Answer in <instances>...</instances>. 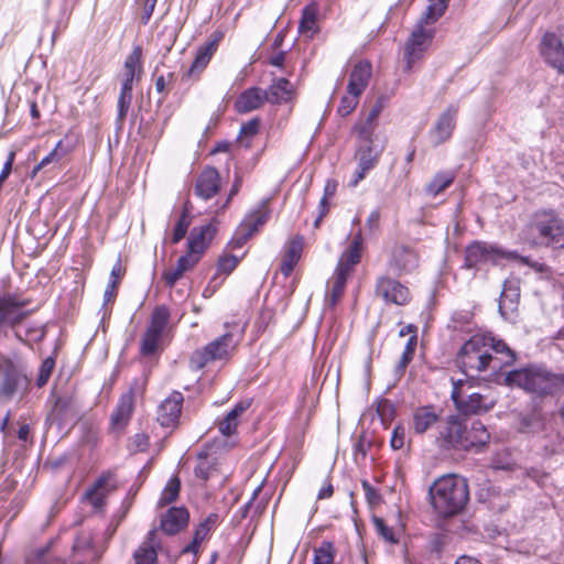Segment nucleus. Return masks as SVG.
Masks as SVG:
<instances>
[{
  "label": "nucleus",
  "mask_w": 564,
  "mask_h": 564,
  "mask_svg": "<svg viewBox=\"0 0 564 564\" xmlns=\"http://www.w3.org/2000/svg\"><path fill=\"white\" fill-rule=\"evenodd\" d=\"M516 352L492 334H475L458 350L456 362L466 376L475 377L484 371L498 375L516 361Z\"/></svg>",
  "instance_id": "nucleus-1"
},
{
  "label": "nucleus",
  "mask_w": 564,
  "mask_h": 564,
  "mask_svg": "<svg viewBox=\"0 0 564 564\" xmlns=\"http://www.w3.org/2000/svg\"><path fill=\"white\" fill-rule=\"evenodd\" d=\"M508 387H517L538 397L564 394V372H553L543 365H529L505 375Z\"/></svg>",
  "instance_id": "nucleus-2"
},
{
  "label": "nucleus",
  "mask_w": 564,
  "mask_h": 564,
  "mask_svg": "<svg viewBox=\"0 0 564 564\" xmlns=\"http://www.w3.org/2000/svg\"><path fill=\"white\" fill-rule=\"evenodd\" d=\"M431 501L438 516L447 518L459 513L469 499L464 477L449 474L436 479L430 488Z\"/></svg>",
  "instance_id": "nucleus-3"
},
{
  "label": "nucleus",
  "mask_w": 564,
  "mask_h": 564,
  "mask_svg": "<svg viewBox=\"0 0 564 564\" xmlns=\"http://www.w3.org/2000/svg\"><path fill=\"white\" fill-rule=\"evenodd\" d=\"M362 249L364 238L361 231H358L349 246L341 252L333 276L327 283L326 301L329 306H335L343 296L347 280L361 260Z\"/></svg>",
  "instance_id": "nucleus-4"
},
{
  "label": "nucleus",
  "mask_w": 564,
  "mask_h": 564,
  "mask_svg": "<svg viewBox=\"0 0 564 564\" xmlns=\"http://www.w3.org/2000/svg\"><path fill=\"white\" fill-rule=\"evenodd\" d=\"M525 240L531 246L564 248V221L554 210H539L532 216Z\"/></svg>",
  "instance_id": "nucleus-5"
},
{
  "label": "nucleus",
  "mask_w": 564,
  "mask_h": 564,
  "mask_svg": "<svg viewBox=\"0 0 564 564\" xmlns=\"http://www.w3.org/2000/svg\"><path fill=\"white\" fill-rule=\"evenodd\" d=\"M503 259L520 260L531 267L538 264L531 263L528 257H521L517 251H508L497 245L484 241H474L465 249L464 267L471 269L480 264H498Z\"/></svg>",
  "instance_id": "nucleus-6"
},
{
  "label": "nucleus",
  "mask_w": 564,
  "mask_h": 564,
  "mask_svg": "<svg viewBox=\"0 0 564 564\" xmlns=\"http://www.w3.org/2000/svg\"><path fill=\"white\" fill-rule=\"evenodd\" d=\"M438 20L440 19H434L432 15L426 17L425 12H423L417 20L404 47V58L406 61L408 70H411L412 66L423 57L425 51L430 47L435 34L433 25Z\"/></svg>",
  "instance_id": "nucleus-7"
},
{
  "label": "nucleus",
  "mask_w": 564,
  "mask_h": 564,
  "mask_svg": "<svg viewBox=\"0 0 564 564\" xmlns=\"http://www.w3.org/2000/svg\"><path fill=\"white\" fill-rule=\"evenodd\" d=\"M30 300L15 292L0 293V332L13 329L15 337L22 339L17 327L32 314L28 308Z\"/></svg>",
  "instance_id": "nucleus-8"
},
{
  "label": "nucleus",
  "mask_w": 564,
  "mask_h": 564,
  "mask_svg": "<svg viewBox=\"0 0 564 564\" xmlns=\"http://www.w3.org/2000/svg\"><path fill=\"white\" fill-rule=\"evenodd\" d=\"M372 143V129L366 127L361 128L358 134V147L355 153L357 167L348 183L349 187H356L378 164L382 149L375 148Z\"/></svg>",
  "instance_id": "nucleus-9"
},
{
  "label": "nucleus",
  "mask_w": 564,
  "mask_h": 564,
  "mask_svg": "<svg viewBox=\"0 0 564 564\" xmlns=\"http://www.w3.org/2000/svg\"><path fill=\"white\" fill-rule=\"evenodd\" d=\"M237 344L238 339L235 338L231 332L225 333L202 349H197L192 354L189 359L191 368L199 370L208 362L228 359Z\"/></svg>",
  "instance_id": "nucleus-10"
},
{
  "label": "nucleus",
  "mask_w": 564,
  "mask_h": 564,
  "mask_svg": "<svg viewBox=\"0 0 564 564\" xmlns=\"http://www.w3.org/2000/svg\"><path fill=\"white\" fill-rule=\"evenodd\" d=\"M470 388L467 381L462 379L453 381L451 398L456 409L463 414L485 413L494 406V401H487L477 392L467 393L466 387Z\"/></svg>",
  "instance_id": "nucleus-11"
},
{
  "label": "nucleus",
  "mask_w": 564,
  "mask_h": 564,
  "mask_svg": "<svg viewBox=\"0 0 564 564\" xmlns=\"http://www.w3.org/2000/svg\"><path fill=\"white\" fill-rule=\"evenodd\" d=\"M270 218V209L268 202L263 200L259 204L256 209L250 210L242 221L237 227L231 243L235 247H241L251 238L256 232L262 228V226Z\"/></svg>",
  "instance_id": "nucleus-12"
},
{
  "label": "nucleus",
  "mask_w": 564,
  "mask_h": 564,
  "mask_svg": "<svg viewBox=\"0 0 564 564\" xmlns=\"http://www.w3.org/2000/svg\"><path fill=\"white\" fill-rule=\"evenodd\" d=\"M467 420L449 416L438 432L437 442L444 449L466 451Z\"/></svg>",
  "instance_id": "nucleus-13"
},
{
  "label": "nucleus",
  "mask_w": 564,
  "mask_h": 564,
  "mask_svg": "<svg viewBox=\"0 0 564 564\" xmlns=\"http://www.w3.org/2000/svg\"><path fill=\"white\" fill-rule=\"evenodd\" d=\"M375 294L387 304L405 305L411 300L408 286L388 274H381L377 278Z\"/></svg>",
  "instance_id": "nucleus-14"
},
{
  "label": "nucleus",
  "mask_w": 564,
  "mask_h": 564,
  "mask_svg": "<svg viewBox=\"0 0 564 564\" xmlns=\"http://www.w3.org/2000/svg\"><path fill=\"white\" fill-rule=\"evenodd\" d=\"M419 265L416 252L404 246L395 245L389 254L387 269L389 273L397 276L411 273Z\"/></svg>",
  "instance_id": "nucleus-15"
},
{
  "label": "nucleus",
  "mask_w": 564,
  "mask_h": 564,
  "mask_svg": "<svg viewBox=\"0 0 564 564\" xmlns=\"http://www.w3.org/2000/svg\"><path fill=\"white\" fill-rule=\"evenodd\" d=\"M458 107L448 106L437 118L429 132L432 143L437 147L451 139L456 127Z\"/></svg>",
  "instance_id": "nucleus-16"
},
{
  "label": "nucleus",
  "mask_w": 564,
  "mask_h": 564,
  "mask_svg": "<svg viewBox=\"0 0 564 564\" xmlns=\"http://www.w3.org/2000/svg\"><path fill=\"white\" fill-rule=\"evenodd\" d=\"M540 51L550 66L564 74V45L554 33L546 32L543 35Z\"/></svg>",
  "instance_id": "nucleus-17"
},
{
  "label": "nucleus",
  "mask_w": 564,
  "mask_h": 564,
  "mask_svg": "<svg viewBox=\"0 0 564 564\" xmlns=\"http://www.w3.org/2000/svg\"><path fill=\"white\" fill-rule=\"evenodd\" d=\"M183 401V394L178 391H173L159 405L158 422L164 427L175 425L181 415Z\"/></svg>",
  "instance_id": "nucleus-18"
},
{
  "label": "nucleus",
  "mask_w": 564,
  "mask_h": 564,
  "mask_svg": "<svg viewBox=\"0 0 564 564\" xmlns=\"http://www.w3.org/2000/svg\"><path fill=\"white\" fill-rule=\"evenodd\" d=\"M111 475L110 471L101 474L83 496L82 500L89 503L95 511L101 510L105 505L106 497L110 491Z\"/></svg>",
  "instance_id": "nucleus-19"
},
{
  "label": "nucleus",
  "mask_w": 564,
  "mask_h": 564,
  "mask_svg": "<svg viewBox=\"0 0 564 564\" xmlns=\"http://www.w3.org/2000/svg\"><path fill=\"white\" fill-rule=\"evenodd\" d=\"M220 189V175L215 167L203 170L196 180L195 193L203 199H209Z\"/></svg>",
  "instance_id": "nucleus-20"
},
{
  "label": "nucleus",
  "mask_w": 564,
  "mask_h": 564,
  "mask_svg": "<svg viewBox=\"0 0 564 564\" xmlns=\"http://www.w3.org/2000/svg\"><path fill=\"white\" fill-rule=\"evenodd\" d=\"M218 41L219 39L215 37L197 47L194 61L186 74L188 78H198L204 72L218 48Z\"/></svg>",
  "instance_id": "nucleus-21"
},
{
  "label": "nucleus",
  "mask_w": 564,
  "mask_h": 564,
  "mask_svg": "<svg viewBox=\"0 0 564 564\" xmlns=\"http://www.w3.org/2000/svg\"><path fill=\"white\" fill-rule=\"evenodd\" d=\"M216 231L217 227L213 223L199 227H194L188 237L187 249L202 257L213 240Z\"/></svg>",
  "instance_id": "nucleus-22"
},
{
  "label": "nucleus",
  "mask_w": 564,
  "mask_h": 564,
  "mask_svg": "<svg viewBox=\"0 0 564 564\" xmlns=\"http://www.w3.org/2000/svg\"><path fill=\"white\" fill-rule=\"evenodd\" d=\"M372 73V67L368 61H359L352 68L347 90L348 94L360 96L367 88Z\"/></svg>",
  "instance_id": "nucleus-23"
},
{
  "label": "nucleus",
  "mask_w": 564,
  "mask_h": 564,
  "mask_svg": "<svg viewBox=\"0 0 564 564\" xmlns=\"http://www.w3.org/2000/svg\"><path fill=\"white\" fill-rule=\"evenodd\" d=\"M267 91L259 87H251L242 91L235 101V109L239 113H247L260 108L267 100Z\"/></svg>",
  "instance_id": "nucleus-24"
},
{
  "label": "nucleus",
  "mask_w": 564,
  "mask_h": 564,
  "mask_svg": "<svg viewBox=\"0 0 564 564\" xmlns=\"http://www.w3.org/2000/svg\"><path fill=\"white\" fill-rule=\"evenodd\" d=\"M159 547L160 540L158 539V531L153 529L148 533L147 539L134 552L133 557L135 564H155Z\"/></svg>",
  "instance_id": "nucleus-25"
},
{
  "label": "nucleus",
  "mask_w": 564,
  "mask_h": 564,
  "mask_svg": "<svg viewBox=\"0 0 564 564\" xmlns=\"http://www.w3.org/2000/svg\"><path fill=\"white\" fill-rule=\"evenodd\" d=\"M189 514L183 507H172L161 519L160 528L169 535L176 534L188 523Z\"/></svg>",
  "instance_id": "nucleus-26"
},
{
  "label": "nucleus",
  "mask_w": 564,
  "mask_h": 564,
  "mask_svg": "<svg viewBox=\"0 0 564 564\" xmlns=\"http://www.w3.org/2000/svg\"><path fill=\"white\" fill-rule=\"evenodd\" d=\"M216 520L217 514L212 513L203 522H200L195 529L192 542L182 550V553H192L195 557L194 561L196 562L199 552V546L208 538L213 527L216 523Z\"/></svg>",
  "instance_id": "nucleus-27"
},
{
  "label": "nucleus",
  "mask_w": 564,
  "mask_h": 564,
  "mask_svg": "<svg viewBox=\"0 0 564 564\" xmlns=\"http://www.w3.org/2000/svg\"><path fill=\"white\" fill-rule=\"evenodd\" d=\"M137 78L134 75L124 74L123 73V79L121 83V89L118 97V105H117V122L119 124H122L124 121L131 101H132V90H133V82Z\"/></svg>",
  "instance_id": "nucleus-28"
},
{
  "label": "nucleus",
  "mask_w": 564,
  "mask_h": 564,
  "mask_svg": "<svg viewBox=\"0 0 564 564\" xmlns=\"http://www.w3.org/2000/svg\"><path fill=\"white\" fill-rule=\"evenodd\" d=\"M134 408V395L132 390L122 394L117 403L116 410L111 415V422L117 427H123L128 424Z\"/></svg>",
  "instance_id": "nucleus-29"
},
{
  "label": "nucleus",
  "mask_w": 564,
  "mask_h": 564,
  "mask_svg": "<svg viewBox=\"0 0 564 564\" xmlns=\"http://www.w3.org/2000/svg\"><path fill=\"white\" fill-rule=\"evenodd\" d=\"M438 420V415L432 405L419 406L413 412L412 426L416 434H423Z\"/></svg>",
  "instance_id": "nucleus-30"
},
{
  "label": "nucleus",
  "mask_w": 564,
  "mask_h": 564,
  "mask_svg": "<svg viewBox=\"0 0 564 564\" xmlns=\"http://www.w3.org/2000/svg\"><path fill=\"white\" fill-rule=\"evenodd\" d=\"M317 14L318 7L316 3H310L302 10L299 32L307 39H313V36L319 31L317 25Z\"/></svg>",
  "instance_id": "nucleus-31"
},
{
  "label": "nucleus",
  "mask_w": 564,
  "mask_h": 564,
  "mask_svg": "<svg viewBox=\"0 0 564 564\" xmlns=\"http://www.w3.org/2000/svg\"><path fill=\"white\" fill-rule=\"evenodd\" d=\"M490 435L486 426L478 420L467 421L466 451L480 448L489 442Z\"/></svg>",
  "instance_id": "nucleus-32"
},
{
  "label": "nucleus",
  "mask_w": 564,
  "mask_h": 564,
  "mask_svg": "<svg viewBox=\"0 0 564 564\" xmlns=\"http://www.w3.org/2000/svg\"><path fill=\"white\" fill-rule=\"evenodd\" d=\"M267 100L271 104H282L291 99L293 86L286 78H279L269 87Z\"/></svg>",
  "instance_id": "nucleus-33"
},
{
  "label": "nucleus",
  "mask_w": 564,
  "mask_h": 564,
  "mask_svg": "<svg viewBox=\"0 0 564 564\" xmlns=\"http://www.w3.org/2000/svg\"><path fill=\"white\" fill-rule=\"evenodd\" d=\"M456 173L454 171H443L434 175L431 182L426 185L425 192L429 196L436 197L455 181Z\"/></svg>",
  "instance_id": "nucleus-34"
},
{
  "label": "nucleus",
  "mask_w": 564,
  "mask_h": 564,
  "mask_svg": "<svg viewBox=\"0 0 564 564\" xmlns=\"http://www.w3.org/2000/svg\"><path fill=\"white\" fill-rule=\"evenodd\" d=\"M73 149L74 147L69 143H65L64 139L59 140L55 144L54 149L39 162L34 167L33 173L39 172L52 163H58L64 156L70 153Z\"/></svg>",
  "instance_id": "nucleus-35"
},
{
  "label": "nucleus",
  "mask_w": 564,
  "mask_h": 564,
  "mask_svg": "<svg viewBox=\"0 0 564 564\" xmlns=\"http://www.w3.org/2000/svg\"><path fill=\"white\" fill-rule=\"evenodd\" d=\"M91 545L93 536L90 533L82 532L76 536L73 544V553L75 557L80 555V558L77 561L78 563L82 561L95 560L96 556L91 550Z\"/></svg>",
  "instance_id": "nucleus-36"
},
{
  "label": "nucleus",
  "mask_w": 564,
  "mask_h": 564,
  "mask_svg": "<svg viewBox=\"0 0 564 564\" xmlns=\"http://www.w3.org/2000/svg\"><path fill=\"white\" fill-rule=\"evenodd\" d=\"M416 344H417V336L415 334H413L409 337V339L405 344V347L403 349L402 356L400 358V361L395 366L394 371H395V376L398 378L402 377V375L405 371V368L412 361L414 352H415Z\"/></svg>",
  "instance_id": "nucleus-37"
},
{
  "label": "nucleus",
  "mask_w": 564,
  "mask_h": 564,
  "mask_svg": "<svg viewBox=\"0 0 564 564\" xmlns=\"http://www.w3.org/2000/svg\"><path fill=\"white\" fill-rule=\"evenodd\" d=\"M72 400L67 398H58L55 402V405L52 410V416L54 421H57L58 424H63L68 420V417L75 416L74 409H70Z\"/></svg>",
  "instance_id": "nucleus-38"
},
{
  "label": "nucleus",
  "mask_w": 564,
  "mask_h": 564,
  "mask_svg": "<svg viewBox=\"0 0 564 564\" xmlns=\"http://www.w3.org/2000/svg\"><path fill=\"white\" fill-rule=\"evenodd\" d=\"M142 48L141 46H134L132 52L127 56L123 64V73L137 76L140 78L142 73L141 66Z\"/></svg>",
  "instance_id": "nucleus-39"
},
{
  "label": "nucleus",
  "mask_w": 564,
  "mask_h": 564,
  "mask_svg": "<svg viewBox=\"0 0 564 564\" xmlns=\"http://www.w3.org/2000/svg\"><path fill=\"white\" fill-rule=\"evenodd\" d=\"M162 335L159 332L147 328L140 343V354L143 356L155 354Z\"/></svg>",
  "instance_id": "nucleus-40"
},
{
  "label": "nucleus",
  "mask_w": 564,
  "mask_h": 564,
  "mask_svg": "<svg viewBox=\"0 0 564 564\" xmlns=\"http://www.w3.org/2000/svg\"><path fill=\"white\" fill-rule=\"evenodd\" d=\"M181 482L180 479L176 476L171 477L164 489L161 492L160 499H159V506L164 507L166 505L172 503L176 500L180 494Z\"/></svg>",
  "instance_id": "nucleus-41"
},
{
  "label": "nucleus",
  "mask_w": 564,
  "mask_h": 564,
  "mask_svg": "<svg viewBox=\"0 0 564 564\" xmlns=\"http://www.w3.org/2000/svg\"><path fill=\"white\" fill-rule=\"evenodd\" d=\"M170 319V311L166 306H158L154 308L150 324L147 328L163 334Z\"/></svg>",
  "instance_id": "nucleus-42"
},
{
  "label": "nucleus",
  "mask_w": 564,
  "mask_h": 564,
  "mask_svg": "<svg viewBox=\"0 0 564 564\" xmlns=\"http://www.w3.org/2000/svg\"><path fill=\"white\" fill-rule=\"evenodd\" d=\"M335 558L334 544L330 541H323L321 545L314 549L312 564H333Z\"/></svg>",
  "instance_id": "nucleus-43"
},
{
  "label": "nucleus",
  "mask_w": 564,
  "mask_h": 564,
  "mask_svg": "<svg viewBox=\"0 0 564 564\" xmlns=\"http://www.w3.org/2000/svg\"><path fill=\"white\" fill-rule=\"evenodd\" d=\"M543 429V421L536 413L523 415L519 421V431L521 433H536Z\"/></svg>",
  "instance_id": "nucleus-44"
},
{
  "label": "nucleus",
  "mask_w": 564,
  "mask_h": 564,
  "mask_svg": "<svg viewBox=\"0 0 564 564\" xmlns=\"http://www.w3.org/2000/svg\"><path fill=\"white\" fill-rule=\"evenodd\" d=\"M377 533L387 542L398 543L393 528L389 527L382 518L373 517L372 519Z\"/></svg>",
  "instance_id": "nucleus-45"
},
{
  "label": "nucleus",
  "mask_w": 564,
  "mask_h": 564,
  "mask_svg": "<svg viewBox=\"0 0 564 564\" xmlns=\"http://www.w3.org/2000/svg\"><path fill=\"white\" fill-rule=\"evenodd\" d=\"M302 251H303V238L301 236H296L289 242V245L286 247L284 259L290 260V262L293 261V262L297 263L301 258Z\"/></svg>",
  "instance_id": "nucleus-46"
},
{
  "label": "nucleus",
  "mask_w": 564,
  "mask_h": 564,
  "mask_svg": "<svg viewBox=\"0 0 564 564\" xmlns=\"http://www.w3.org/2000/svg\"><path fill=\"white\" fill-rule=\"evenodd\" d=\"M360 96H355L354 94H349L348 96H343L337 108V112L341 117H346L350 115L358 105Z\"/></svg>",
  "instance_id": "nucleus-47"
},
{
  "label": "nucleus",
  "mask_w": 564,
  "mask_h": 564,
  "mask_svg": "<svg viewBox=\"0 0 564 564\" xmlns=\"http://www.w3.org/2000/svg\"><path fill=\"white\" fill-rule=\"evenodd\" d=\"M451 0H430L425 9L426 17L432 15L434 19H441L448 8Z\"/></svg>",
  "instance_id": "nucleus-48"
},
{
  "label": "nucleus",
  "mask_w": 564,
  "mask_h": 564,
  "mask_svg": "<svg viewBox=\"0 0 564 564\" xmlns=\"http://www.w3.org/2000/svg\"><path fill=\"white\" fill-rule=\"evenodd\" d=\"M55 367V360L53 357H47L42 361V365L40 367V372L36 379L37 387H43L46 384L48 378L52 375V371Z\"/></svg>",
  "instance_id": "nucleus-49"
},
{
  "label": "nucleus",
  "mask_w": 564,
  "mask_h": 564,
  "mask_svg": "<svg viewBox=\"0 0 564 564\" xmlns=\"http://www.w3.org/2000/svg\"><path fill=\"white\" fill-rule=\"evenodd\" d=\"M238 424L239 420L227 413V415L219 421L218 430L224 436H231L236 433Z\"/></svg>",
  "instance_id": "nucleus-50"
},
{
  "label": "nucleus",
  "mask_w": 564,
  "mask_h": 564,
  "mask_svg": "<svg viewBox=\"0 0 564 564\" xmlns=\"http://www.w3.org/2000/svg\"><path fill=\"white\" fill-rule=\"evenodd\" d=\"M238 258L235 256H224L217 262V273L228 275L238 264Z\"/></svg>",
  "instance_id": "nucleus-51"
},
{
  "label": "nucleus",
  "mask_w": 564,
  "mask_h": 564,
  "mask_svg": "<svg viewBox=\"0 0 564 564\" xmlns=\"http://www.w3.org/2000/svg\"><path fill=\"white\" fill-rule=\"evenodd\" d=\"M213 468L214 464L207 456H199V462L195 467V475L203 480H207L213 474Z\"/></svg>",
  "instance_id": "nucleus-52"
},
{
  "label": "nucleus",
  "mask_w": 564,
  "mask_h": 564,
  "mask_svg": "<svg viewBox=\"0 0 564 564\" xmlns=\"http://www.w3.org/2000/svg\"><path fill=\"white\" fill-rule=\"evenodd\" d=\"M200 259V256L192 252L187 249L186 253L181 256L176 262V265L183 271L186 272L191 270Z\"/></svg>",
  "instance_id": "nucleus-53"
},
{
  "label": "nucleus",
  "mask_w": 564,
  "mask_h": 564,
  "mask_svg": "<svg viewBox=\"0 0 564 564\" xmlns=\"http://www.w3.org/2000/svg\"><path fill=\"white\" fill-rule=\"evenodd\" d=\"M189 226V221L187 219V216L185 214H182V216L178 218L172 237V242L177 243L180 242L186 235L187 228Z\"/></svg>",
  "instance_id": "nucleus-54"
},
{
  "label": "nucleus",
  "mask_w": 564,
  "mask_h": 564,
  "mask_svg": "<svg viewBox=\"0 0 564 564\" xmlns=\"http://www.w3.org/2000/svg\"><path fill=\"white\" fill-rule=\"evenodd\" d=\"M174 82V73L169 72L166 75H160L155 79V89L159 94L166 96L169 86Z\"/></svg>",
  "instance_id": "nucleus-55"
},
{
  "label": "nucleus",
  "mask_w": 564,
  "mask_h": 564,
  "mask_svg": "<svg viewBox=\"0 0 564 564\" xmlns=\"http://www.w3.org/2000/svg\"><path fill=\"white\" fill-rule=\"evenodd\" d=\"M259 127L260 121L257 118L247 121L240 128L239 139L254 137L259 131Z\"/></svg>",
  "instance_id": "nucleus-56"
},
{
  "label": "nucleus",
  "mask_w": 564,
  "mask_h": 564,
  "mask_svg": "<svg viewBox=\"0 0 564 564\" xmlns=\"http://www.w3.org/2000/svg\"><path fill=\"white\" fill-rule=\"evenodd\" d=\"M361 487L369 505H378L381 501L380 492L369 481L362 480Z\"/></svg>",
  "instance_id": "nucleus-57"
},
{
  "label": "nucleus",
  "mask_w": 564,
  "mask_h": 564,
  "mask_svg": "<svg viewBox=\"0 0 564 564\" xmlns=\"http://www.w3.org/2000/svg\"><path fill=\"white\" fill-rule=\"evenodd\" d=\"M380 217H381V214H380L379 208L371 210L370 214L368 215V217L366 219V228H367L369 235L372 236L378 232L379 227H380Z\"/></svg>",
  "instance_id": "nucleus-58"
},
{
  "label": "nucleus",
  "mask_w": 564,
  "mask_h": 564,
  "mask_svg": "<svg viewBox=\"0 0 564 564\" xmlns=\"http://www.w3.org/2000/svg\"><path fill=\"white\" fill-rule=\"evenodd\" d=\"M184 273L185 272H183L177 265L169 270H165L163 272L165 285L169 288H173L175 283L183 276Z\"/></svg>",
  "instance_id": "nucleus-59"
},
{
  "label": "nucleus",
  "mask_w": 564,
  "mask_h": 564,
  "mask_svg": "<svg viewBox=\"0 0 564 564\" xmlns=\"http://www.w3.org/2000/svg\"><path fill=\"white\" fill-rule=\"evenodd\" d=\"M17 390V380L13 377H6L1 387L0 393L7 398H10Z\"/></svg>",
  "instance_id": "nucleus-60"
},
{
  "label": "nucleus",
  "mask_w": 564,
  "mask_h": 564,
  "mask_svg": "<svg viewBox=\"0 0 564 564\" xmlns=\"http://www.w3.org/2000/svg\"><path fill=\"white\" fill-rule=\"evenodd\" d=\"M251 400L246 399L237 402L234 408L228 412L231 416L237 417L238 420L240 416L250 408Z\"/></svg>",
  "instance_id": "nucleus-61"
},
{
  "label": "nucleus",
  "mask_w": 564,
  "mask_h": 564,
  "mask_svg": "<svg viewBox=\"0 0 564 564\" xmlns=\"http://www.w3.org/2000/svg\"><path fill=\"white\" fill-rule=\"evenodd\" d=\"M158 0H143L141 22L145 25L150 21Z\"/></svg>",
  "instance_id": "nucleus-62"
},
{
  "label": "nucleus",
  "mask_w": 564,
  "mask_h": 564,
  "mask_svg": "<svg viewBox=\"0 0 564 564\" xmlns=\"http://www.w3.org/2000/svg\"><path fill=\"white\" fill-rule=\"evenodd\" d=\"M337 187H338V182L334 178H328L325 183L324 193H323L322 198L329 199V198L334 197V195L336 194Z\"/></svg>",
  "instance_id": "nucleus-63"
},
{
  "label": "nucleus",
  "mask_w": 564,
  "mask_h": 564,
  "mask_svg": "<svg viewBox=\"0 0 564 564\" xmlns=\"http://www.w3.org/2000/svg\"><path fill=\"white\" fill-rule=\"evenodd\" d=\"M117 281L109 280L108 285L104 292V304L112 301L116 296Z\"/></svg>",
  "instance_id": "nucleus-64"
}]
</instances>
